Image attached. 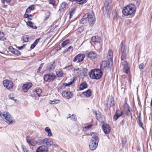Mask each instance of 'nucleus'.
<instances>
[{"label": "nucleus", "instance_id": "obj_1", "mask_svg": "<svg viewBox=\"0 0 152 152\" xmlns=\"http://www.w3.org/2000/svg\"><path fill=\"white\" fill-rule=\"evenodd\" d=\"M88 21V23L91 26H93L95 21V18L94 14L92 11L89 12L86 14L80 20L82 24L86 23Z\"/></svg>", "mask_w": 152, "mask_h": 152}, {"label": "nucleus", "instance_id": "obj_2", "mask_svg": "<svg viewBox=\"0 0 152 152\" xmlns=\"http://www.w3.org/2000/svg\"><path fill=\"white\" fill-rule=\"evenodd\" d=\"M90 135L92 137L89 144V147L91 150H95L97 146L99 140L98 134L95 132H91Z\"/></svg>", "mask_w": 152, "mask_h": 152}, {"label": "nucleus", "instance_id": "obj_3", "mask_svg": "<svg viewBox=\"0 0 152 152\" xmlns=\"http://www.w3.org/2000/svg\"><path fill=\"white\" fill-rule=\"evenodd\" d=\"M136 11L135 6L133 4H129L123 8L122 13L125 16L134 14Z\"/></svg>", "mask_w": 152, "mask_h": 152}, {"label": "nucleus", "instance_id": "obj_4", "mask_svg": "<svg viewBox=\"0 0 152 152\" xmlns=\"http://www.w3.org/2000/svg\"><path fill=\"white\" fill-rule=\"evenodd\" d=\"M1 117L7 124H12L14 121L11 114L8 112H0Z\"/></svg>", "mask_w": 152, "mask_h": 152}, {"label": "nucleus", "instance_id": "obj_5", "mask_svg": "<svg viewBox=\"0 0 152 152\" xmlns=\"http://www.w3.org/2000/svg\"><path fill=\"white\" fill-rule=\"evenodd\" d=\"M103 74L102 71L99 69H94L91 70L89 74L91 78L96 80L100 78Z\"/></svg>", "mask_w": 152, "mask_h": 152}, {"label": "nucleus", "instance_id": "obj_6", "mask_svg": "<svg viewBox=\"0 0 152 152\" xmlns=\"http://www.w3.org/2000/svg\"><path fill=\"white\" fill-rule=\"evenodd\" d=\"M112 0H106L104 5V13L105 14L110 12L112 6Z\"/></svg>", "mask_w": 152, "mask_h": 152}, {"label": "nucleus", "instance_id": "obj_7", "mask_svg": "<svg viewBox=\"0 0 152 152\" xmlns=\"http://www.w3.org/2000/svg\"><path fill=\"white\" fill-rule=\"evenodd\" d=\"M43 78L45 81L50 82L54 80L56 78V76L54 73H49L45 75Z\"/></svg>", "mask_w": 152, "mask_h": 152}, {"label": "nucleus", "instance_id": "obj_8", "mask_svg": "<svg viewBox=\"0 0 152 152\" xmlns=\"http://www.w3.org/2000/svg\"><path fill=\"white\" fill-rule=\"evenodd\" d=\"M3 83L4 86L9 90L12 88L14 86L12 82L8 80H4Z\"/></svg>", "mask_w": 152, "mask_h": 152}, {"label": "nucleus", "instance_id": "obj_9", "mask_svg": "<svg viewBox=\"0 0 152 152\" xmlns=\"http://www.w3.org/2000/svg\"><path fill=\"white\" fill-rule=\"evenodd\" d=\"M123 41H122L121 44V61H124L125 59L126 56V48L125 46L123 45Z\"/></svg>", "mask_w": 152, "mask_h": 152}, {"label": "nucleus", "instance_id": "obj_10", "mask_svg": "<svg viewBox=\"0 0 152 152\" xmlns=\"http://www.w3.org/2000/svg\"><path fill=\"white\" fill-rule=\"evenodd\" d=\"M107 59L109 65H112L113 64V51L111 49H109L107 56Z\"/></svg>", "mask_w": 152, "mask_h": 152}, {"label": "nucleus", "instance_id": "obj_11", "mask_svg": "<svg viewBox=\"0 0 152 152\" xmlns=\"http://www.w3.org/2000/svg\"><path fill=\"white\" fill-rule=\"evenodd\" d=\"M85 57L84 54L80 53L76 56L73 59L74 62H76L77 63L82 61Z\"/></svg>", "mask_w": 152, "mask_h": 152}, {"label": "nucleus", "instance_id": "obj_12", "mask_svg": "<svg viewBox=\"0 0 152 152\" xmlns=\"http://www.w3.org/2000/svg\"><path fill=\"white\" fill-rule=\"evenodd\" d=\"M32 86V84L31 82H28L26 83L25 84L23 85L22 89L23 91L26 92L28 90L31 88Z\"/></svg>", "mask_w": 152, "mask_h": 152}, {"label": "nucleus", "instance_id": "obj_13", "mask_svg": "<svg viewBox=\"0 0 152 152\" xmlns=\"http://www.w3.org/2000/svg\"><path fill=\"white\" fill-rule=\"evenodd\" d=\"M122 61L121 63L123 66V72L126 73H128L129 72V67L128 66V63L125 60H124V61Z\"/></svg>", "mask_w": 152, "mask_h": 152}, {"label": "nucleus", "instance_id": "obj_14", "mask_svg": "<svg viewBox=\"0 0 152 152\" xmlns=\"http://www.w3.org/2000/svg\"><path fill=\"white\" fill-rule=\"evenodd\" d=\"M39 141L42 144H46L48 146H50L53 144V142L47 138H45L42 140H39Z\"/></svg>", "mask_w": 152, "mask_h": 152}, {"label": "nucleus", "instance_id": "obj_15", "mask_svg": "<svg viewBox=\"0 0 152 152\" xmlns=\"http://www.w3.org/2000/svg\"><path fill=\"white\" fill-rule=\"evenodd\" d=\"M102 128L105 134H107L110 133V128L107 124H103L102 126Z\"/></svg>", "mask_w": 152, "mask_h": 152}, {"label": "nucleus", "instance_id": "obj_16", "mask_svg": "<svg viewBox=\"0 0 152 152\" xmlns=\"http://www.w3.org/2000/svg\"><path fill=\"white\" fill-rule=\"evenodd\" d=\"M48 148L47 146L42 145L37 148L36 152H48Z\"/></svg>", "mask_w": 152, "mask_h": 152}, {"label": "nucleus", "instance_id": "obj_17", "mask_svg": "<svg viewBox=\"0 0 152 152\" xmlns=\"http://www.w3.org/2000/svg\"><path fill=\"white\" fill-rule=\"evenodd\" d=\"M42 91L41 89L40 88H37L34 90L33 91V94H32L33 96H35L36 97L37 96L40 97L42 94Z\"/></svg>", "mask_w": 152, "mask_h": 152}, {"label": "nucleus", "instance_id": "obj_18", "mask_svg": "<svg viewBox=\"0 0 152 152\" xmlns=\"http://www.w3.org/2000/svg\"><path fill=\"white\" fill-rule=\"evenodd\" d=\"M96 116L97 119L99 122L102 123H103L105 121V118L103 115L99 113V114H96Z\"/></svg>", "mask_w": 152, "mask_h": 152}, {"label": "nucleus", "instance_id": "obj_19", "mask_svg": "<svg viewBox=\"0 0 152 152\" xmlns=\"http://www.w3.org/2000/svg\"><path fill=\"white\" fill-rule=\"evenodd\" d=\"M124 107L125 108V110L126 111V114L128 115H131V110L130 109V107L127 104L126 102H125L124 104Z\"/></svg>", "mask_w": 152, "mask_h": 152}, {"label": "nucleus", "instance_id": "obj_20", "mask_svg": "<svg viewBox=\"0 0 152 152\" xmlns=\"http://www.w3.org/2000/svg\"><path fill=\"white\" fill-rule=\"evenodd\" d=\"M97 56V54L94 51H91L87 54L88 57L91 59H95Z\"/></svg>", "mask_w": 152, "mask_h": 152}, {"label": "nucleus", "instance_id": "obj_21", "mask_svg": "<svg viewBox=\"0 0 152 152\" xmlns=\"http://www.w3.org/2000/svg\"><path fill=\"white\" fill-rule=\"evenodd\" d=\"M55 62V61H54L52 64L48 65L47 67V70L50 72L53 70L56 66Z\"/></svg>", "mask_w": 152, "mask_h": 152}, {"label": "nucleus", "instance_id": "obj_22", "mask_svg": "<svg viewBox=\"0 0 152 152\" xmlns=\"http://www.w3.org/2000/svg\"><path fill=\"white\" fill-rule=\"evenodd\" d=\"M91 40L93 42H96L97 43L101 42L102 41L101 38L98 36L92 37L91 38Z\"/></svg>", "mask_w": 152, "mask_h": 152}, {"label": "nucleus", "instance_id": "obj_23", "mask_svg": "<svg viewBox=\"0 0 152 152\" xmlns=\"http://www.w3.org/2000/svg\"><path fill=\"white\" fill-rule=\"evenodd\" d=\"M122 114L123 113L121 111L119 110H117L114 116V119L115 120H117L118 117L122 115Z\"/></svg>", "mask_w": 152, "mask_h": 152}, {"label": "nucleus", "instance_id": "obj_24", "mask_svg": "<svg viewBox=\"0 0 152 152\" xmlns=\"http://www.w3.org/2000/svg\"><path fill=\"white\" fill-rule=\"evenodd\" d=\"M87 73V69L85 68H82L80 69L79 76H86Z\"/></svg>", "mask_w": 152, "mask_h": 152}, {"label": "nucleus", "instance_id": "obj_25", "mask_svg": "<svg viewBox=\"0 0 152 152\" xmlns=\"http://www.w3.org/2000/svg\"><path fill=\"white\" fill-rule=\"evenodd\" d=\"M87 87V84L86 82H84L81 83L80 85L79 89L80 90H82Z\"/></svg>", "mask_w": 152, "mask_h": 152}, {"label": "nucleus", "instance_id": "obj_26", "mask_svg": "<svg viewBox=\"0 0 152 152\" xmlns=\"http://www.w3.org/2000/svg\"><path fill=\"white\" fill-rule=\"evenodd\" d=\"M102 45V41L100 42H98L96 44L94 47L95 49L97 50H100L101 48Z\"/></svg>", "mask_w": 152, "mask_h": 152}, {"label": "nucleus", "instance_id": "obj_27", "mask_svg": "<svg viewBox=\"0 0 152 152\" xmlns=\"http://www.w3.org/2000/svg\"><path fill=\"white\" fill-rule=\"evenodd\" d=\"M45 131L48 133V137H51L52 135V134L50 128L48 127H46L45 129Z\"/></svg>", "mask_w": 152, "mask_h": 152}, {"label": "nucleus", "instance_id": "obj_28", "mask_svg": "<svg viewBox=\"0 0 152 152\" xmlns=\"http://www.w3.org/2000/svg\"><path fill=\"white\" fill-rule=\"evenodd\" d=\"M83 94L84 95L87 97H90L91 95V90L89 89L88 90L85 92H83Z\"/></svg>", "mask_w": 152, "mask_h": 152}, {"label": "nucleus", "instance_id": "obj_29", "mask_svg": "<svg viewBox=\"0 0 152 152\" xmlns=\"http://www.w3.org/2000/svg\"><path fill=\"white\" fill-rule=\"evenodd\" d=\"M40 38H39L36 39L31 46L30 48L31 49H34L36 45L38 44L39 41L40 40Z\"/></svg>", "mask_w": 152, "mask_h": 152}, {"label": "nucleus", "instance_id": "obj_30", "mask_svg": "<svg viewBox=\"0 0 152 152\" xmlns=\"http://www.w3.org/2000/svg\"><path fill=\"white\" fill-rule=\"evenodd\" d=\"M72 2L75 1L77 3H79L80 4H83L86 3L88 0H69Z\"/></svg>", "mask_w": 152, "mask_h": 152}, {"label": "nucleus", "instance_id": "obj_31", "mask_svg": "<svg viewBox=\"0 0 152 152\" xmlns=\"http://www.w3.org/2000/svg\"><path fill=\"white\" fill-rule=\"evenodd\" d=\"M34 24V23H32L29 21H28L26 23L27 25L31 27L33 29H36L37 28V27L36 26H33Z\"/></svg>", "mask_w": 152, "mask_h": 152}, {"label": "nucleus", "instance_id": "obj_32", "mask_svg": "<svg viewBox=\"0 0 152 152\" xmlns=\"http://www.w3.org/2000/svg\"><path fill=\"white\" fill-rule=\"evenodd\" d=\"M70 42V40L67 39L65 41H64L61 44V46L63 47H64L66 46Z\"/></svg>", "mask_w": 152, "mask_h": 152}, {"label": "nucleus", "instance_id": "obj_33", "mask_svg": "<svg viewBox=\"0 0 152 152\" xmlns=\"http://www.w3.org/2000/svg\"><path fill=\"white\" fill-rule=\"evenodd\" d=\"M81 69L78 67L75 68L74 69V72L77 75L79 76V74Z\"/></svg>", "mask_w": 152, "mask_h": 152}, {"label": "nucleus", "instance_id": "obj_34", "mask_svg": "<svg viewBox=\"0 0 152 152\" xmlns=\"http://www.w3.org/2000/svg\"><path fill=\"white\" fill-rule=\"evenodd\" d=\"M12 0H1V2L3 3L4 5V6H7V5H5V4H9L11 1Z\"/></svg>", "mask_w": 152, "mask_h": 152}, {"label": "nucleus", "instance_id": "obj_35", "mask_svg": "<svg viewBox=\"0 0 152 152\" xmlns=\"http://www.w3.org/2000/svg\"><path fill=\"white\" fill-rule=\"evenodd\" d=\"M73 94L71 92L68 91L67 93V95H66V98L69 99L71 98L73 96Z\"/></svg>", "mask_w": 152, "mask_h": 152}, {"label": "nucleus", "instance_id": "obj_36", "mask_svg": "<svg viewBox=\"0 0 152 152\" xmlns=\"http://www.w3.org/2000/svg\"><path fill=\"white\" fill-rule=\"evenodd\" d=\"M56 74L58 77H61L63 75V72L61 71L57 72Z\"/></svg>", "mask_w": 152, "mask_h": 152}, {"label": "nucleus", "instance_id": "obj_37", "mask_svg": "<svg viewBox=\"0 0 152 152\" xmlns=\"http://www.w3.org/2000/svg\"><path fill=\"white\" fill-rule=\"evenodd\" d=\"M33 15H28V14H26V13H25L24 15V18H27L28 20H31L32 19L30 18V17H32Z\"/></svg>", "mask_w": 152, "mask_h": 152}, {"label": "nucleus", "instance_id": "obj_38", "mask_svg": "<svg viewBox=\"0 0 152 152\" xmlns=\"http://www.w3.org/2000/svg\"><path fill=\"white\" fill-rule=\"evenodd\" d=\"M66 3L65 2H63L61 4V6L59 9V10H61L63 9L65 7Z\"/></svg>", "mask_w": 152, "mask_h": 152}, {"label": "nucleus", "instance_id": "obj_39", "mask_svg": "<svg viewBox=\"0 0 152 152\" xmlns=\"http://www.w3.org/2000/svg\"><path fill=\"white\" fill-rule=\"evenodd\" d=\"M121 142L123 146H124L126 142V137H124L122 139Z\"/></svg>", "mask_w": 152, "mask_h": 152}, {"label": "nucleus", "instance_id": "obj_40", "mask_svg": "<svg viewBox=\"0 0 152 152\" xmlns=\"http://www.w3.org/2000/svg\"><path fill=\"white\" fill-rule=\"evenodd\" d=\"M13 53L14 54L18 56L21 55L20 52V51H19L18 50L16 49L14 50V51H13Z\"/></svg>", "mask_w": 152, "mask_h": 152}, {"label": "nucleus", "instance_id": "obj_41", "mask_svg": "<svg viewBox=\"0 0 152 152\" xmlns=\"http://www.w3.org/2000/svg\"><path fill=\"white\" fill-rule=\"evenodd\" d=\"M37 144V142L36 141L34 140H32L29 144L32 146H35Z\"/></svg>", "mask_w": 152, "mask_h": 152}, {"label": "nucleus", "instance_id": "obj_42", "mask_svg": "<svg viewBox=\"0 0 152 152\" xmlns=\"http://www.w3.org/2000/svg\"><path fill=\"white\" fill-rule=\"evenodd\" d=\"M48 1L49 4L53 5V6L56 5V1L55 0H48Z\"/></svg>", "mask_w": 152, "mask_h": 152}, {"label": "nucleus", "instance_id": "obj_43", "mask_svg": "<svg viewBox=\"0 0 152 152\" xmlns=\"http://www.w3.org/2000/svg\"><path fill=\"white\" fill-rule=\"evenodd\" d=\"M21 147L23 152H29V151H28L27 148L26 147V146L24 145H22Z\"/></svg>", "mask_w": 152, "mask_h": 152}, {"label": "nucleus", "instance_id": "obj_44", "mask_svg": "<svg viewBox=\"0 0 152 152\" xmlns=\"http://www.w3.org/2000/svg\"><path fill=\"white\" fill-rule=\"evenodd\" d=\"M138 124L141 127L142 129H144L143 127L142 126L143 124L142 122V120H138L137 121Z\"/></svg>", "mask_w": 152, "mask_h": 152}, {"label": "nucleus", "instance_id": "obj_45", "mask_svg": "<svg viewBox=\"0 0 152 152\" xmlns=\"http://www.w3.org/2000/svg\"><path fill=\"white\" fill-rule=\"evenodd\" d=\"M23 40L25 42H26L28 41V37L26 35L24 36L23 37Z\"/></svg>", "mask_w": 152, "mask_h": 152}, {"label": "nucleus", "instance_id": "obj_46", "mask_svg": "<svg viewBox=\"0 0 152 152\" xmlns=\"http://www.w3.org/2000/svg\"><path fill=\"white\" fill-rule=\"evenodd\" d=\"M71 118V119L72 120L75 121L76 120V117L74 114L72 115V116H69L68 118Z\"/></svg>", "mask_w": 152, "mask_h": 152}, {"label": "nucleus", "instance_id": "obj_47", "mask_svg": "<svg viewBox=\"0 0 152 152\" xmlns=\"http://www.w3.org/2000/svg\"><path fill=\"white\" fill-rule=\"evenodd\" d=\"M114 102L113 99H111L109 101V104L110 107H112L114 105Z\"/></svg>", "mask_w": 152, "mask_h": 152}, {"label": "nucleus", "instance_id": "obj_48", "mask_svg": "<svg viewBox=\"0 0 152 152\" xmlns=\"http://www.w3.org/2000/svg\"><path fill=\"white\" fill-rule=\"evenodd\" d=\"M72 48V47L71 46H70L67 48L65 49L63 51V53H66V52H68L69 50H70Z\"/></svg>", "mask_w": 152, "mask_h": 152}, {"label": "nucleus", "instance_id": "obj_49", "mask_svg": "<svg viewBox=\"0 0 152 152\" xmlns=\"http://www.w3.org/2000/svg\"><path fill=\"white\" fill-rule=\"evenodd\" d=\"M73 67L72 65L71 64L70 65L68 66H65L64 68V69H66L67 70H69L72 69Z\"/></svg>", "mask_w": 152, "mask_h": 152}, {"label": "nucleus", "instance_id": "obj_50", "mask_svg": "<svg viewBox=\"0 0 152 152\" xmlns=\"http://www.w3.org/2000/svg\"><path fill=\"white\" fill-rule=\"evenodd\" d=\"M44 63H42L40 64L39 67V68H38V69H37V72H40L42 68V67L44 65Z\"/></svg>", "mask_w": 152, "mask_h": 152}, {"label": "nucleus", "instance_id": "obj_51", "mask_svg": "<svg viewBox=\"0 0 152 152\" xmlns=\"http://www.w3.org/2000/svg\"><path fill=\"white\" fill-rule=\"evenodd\" d=\"M92 126V125L91 124H90L89 125H88L85 126L84 127V129H86V130H87L90 129L91 127Z\"/></svg>", "mask_w": 152, "mask_h": 152}, {"label": "nucleus", "instance_id": "obj_52", "mask_svg": "<svg viewBox=\"0 0 152 152\" xmlns=\"http://www.w3.org/2000/svg\"><path fill=\"white\" fill-rule=\"evenodd\" d=\"M68 91H66L62 92V96L66 98V95H67Z\"/></svg>", "mask_w": 152, "mask_h": 152}, {"label": "nucleus", "instance_id": "obj_53", "mask_svg": "<svg viewBox=\"0 0 152 152\" xmlns=\"http://www.w3.org/2000/svg\"><path fill=\"white\" fill-rule=\"evenodd\" d=\"M144 66V64L143 63H141L139 65V68L140 70H141L143 69Z\"/></svg>", "mask_w": 152, "mask_h": 152}, {"label": "nucleus", "instance_id": "obj_54", "mask_svg": "<svg viewBox=\"0 0 152 152\" xmlns=\"http://www.w3.org/2000/svg\"><path fill=\"white\" fill-rule=\"evenodd\" d=\"M31 140L30 138H29V137H26V141L28 143V144H30V142H31V140Z\"/></svg>", "mask_w": 152, "mask_h": 152}, {"label": "nucleus", "instance_id": "obj_55", "mask_svg": "<svg viewBox=\"0 0 152 152\" xmlns=\"http://www.w3.org/2000/svg\"><path fill=\"white\" fill-rule=\"evenodd\" d=\"M8 49L10 51H11L12 53L13 52V50L14 51V50H15L13 48V47L11 46L9 47Z\"/></svg>", "mask_w": 152, "mask_h": 152}, {"label": "nucleus", "instance_id": "obj_56", "mask_svg": "<svg viewBox=\"0 0 152 152\" xmlns=\"http://www.w3.org/2000/svg\"><path fill=\"white\" fill-rule=\"evenodd\" d=\"M135 1L136 2L137 5L139 6L140 4L141 0H135Z\"/></svg>", "mask_w": 152, "mask_h": 152}, {"label": "nucleus", "instance_id": "obj_57", "mask_svg": "<svg viewBox=\"0 0 152 152\" xmlns=\"http://www.w3.org/2000/svg\"><path fill=\"white\" fill-rule=\"evenodd\" d=\"M74 10H72V11H70V17H72L73 14H74Z\"/></svg>", "mask_w": 152, "mask_h": 152}, {"label": "nucleus", "instance_id": "obj_58", "mask_svg": "<svg viewBox=\"0 0 152 152\" xmlns=\"http://www.w3.org/2000/svg\"><path fill=\"white\" fill-rule=\"evenodd\" d=\"M31 10L30 9H29V8H28L26 10V13H30V12H31Z\"/></svg>", "mask_w": 152, "mask_h": 152}, {"label": "nucleus", "instance_id": "obj_59", "mask_svg": "<svg viewBox=\"0 0 152 152\" xmlns=\"http://www.w3.org/2000/svg\"><path fill=\"white\" fill-rule=\"evenodd\" d=\"M28 8H29V9H30L31 11L33 10H34V7L33 5H31L30 7H29Z\"/></svg>", "mask_w": 152, "mask_h": 152}, {"label": "nucleus", "instance_id": "obj_60", "mask_svg": "<svg viewBox=\"0 0 152 152\" xmlns=\"http://www.w3.org/2000/svg\"><path fill=\"white\" fill-rule=\"evenodd\" d=\"M6 39V38L4 37H0V41H4Z\"/></svg>", "mask_w": 152, "mask_h": 152}, {"label": "nucleus", "instance_id": "obj_61", "mask_svg": "<svg viewBox=\"0 0 152 152\" xmlns=\"http://www.w3.org/2000/svg\"><path fill=\"white\" fill-rule=\"evenodd\" d=\"M138 120H141V115L140 113L139 115L137 117Z\"/></svg>", "mask_w": 152, "mask_h": 152}, {"label": "nucleus", "instance_id": "obj_62", "mask_svg": "<svg viewBox=\"0 0 152 152\" xmlns=\"http://www.w3.org/2000/svg\"><path fill=\"white\" fill-rule=\"evenodd\" d=\"M50 103L51 104H56L55 102V100L53 101H50Z\"/></svg>", "mask_w": 152, "mask_h": 152}, {"label": "nucleus", "instance_id": "obj_63", "mask_svg": "<svg viewBox=\"0 0 152 152\" xmlns=\"http://www.w3.org/2000/svg\"><path fill=\"white\" fill-rule=\"evenodd\" d=\"M74 82V80L72 81H70L68 83L69 86L72 85Z\"/></svg>", "mask_w": 152, "mask_h": 152}, {"label": "nucleus", "instance_id": "obj_64", "mask_svg": "<svg viewBox=\"0 0 152 152\" xmlns=\"http://www.w3.org/2000/svg\"><path fill=\"white\" fill-rule=\"evenodd\" d=\"M125 123V121H124V120H122L121 121V122H120V124L121 125H123L124 124V123Z\"/></svg>", "mask_w": 152, "mask_h": 152}]
</instances>
